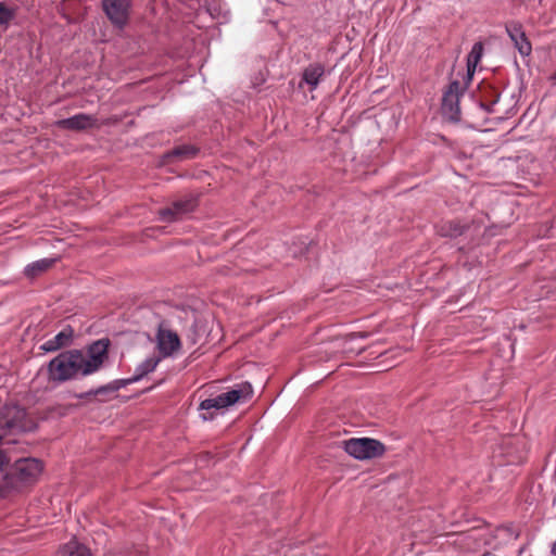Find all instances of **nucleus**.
Instances as JSON below:
<instances>
[{
    "label": "nucleus",
    "instance_id": "f257e3e1",
    "mask_svg": "<svg viewBox=\"0 0 556 556\" xmlns=\"http://www.w3.org/2000/svg\"><path fill=\"white\" fill-rule=\"evenodd\" d=\"M110 340L93 341L85 350L61 352L47 366L48 379L54 383L77 380L98 372L109 358Z\"/></svg>",
    "mask_w": 556,
    "mask_h": 556
},
{
    "label": "nucleus",
    "instance_id": "f03ea898",
    "mask_svg": "<svg viewBox=\"0 0 556 556\" xmlns=\"http://www.w3.org/2000/svg\"><path fill=\"white\" fill-rule=\"evenodd\" d=\"M42 470L43 464L37 458H21L13 465L9 463L3 473L0 472V498L34 484Z\"/></svg>",
    "mask_w": 556,
    "mask_h": 556
},
{
    "label": "nucleus",
    "instance_id": "7ed1b4c3",
    "mask_svg": "<svg viewBox=\"0 0 556 556\" xmlns=\"http://www.w3.org/2000/svg\"><path fill=\"white\" fill-rule=\"evenodd\" d=\"M37 428L36 419L17 404L5 405L0 410V431H3V434L28 433L36 431Z\"/></svg>",
    "mask_w": 556,
    "mask_h": 556
},
{
    "label": "nucleus",
    "instance_id": "20e7f679",
    "mask_svg": "<svg viewBox=\"0 0 556 556\" xmlns=\"http://www.w3.org/2000/svg\"><path fill=\"white\" fill-rule=\"evenodd\" d=\"M343 450L358 460L372 459L383 456L384 444L371 438H352L342 442Z\"/></svg>",
    "mask_w": 556,
    "mask_h": 556
},
{
    "label": "nucleus",
    "instance_id": "39448f33",
    "mask_svg": "<svg viewBox=\"0 0 556 556\" xmlns=\"http://www.w3.org/2000/svg\"><path fill=\"white\" fill-rule=\"evenodd\" d=\"M253 393L252 387L249 382H243L238 388L228 392L222 393L215 397L206 399L200 403L199 408L202 410L227 408L241 399H247Z\"/></svg>",
    "mask_w": 556,
    "mask_h": 556
},
{
    "label": "nucleus",
    "instance_id": "423d86ee",
    "mask_svg": "<svg viewBox=\"0 0 556 556\" xmlns=\"http://www.w3.org/2000/svg\"><path fill=\"white\" fill-rule=\"evenodd\" d=\"M469 81L462 85L458 80H452L442 97V113L452 122L460 119L459 99L464 94Z\"/></svg>",
    "mask_w": 556,
    "mask_h": 556
},
{
    "label": "nucleus",
    "instance_id": "0eeeda50",
    "mask_svg": "<svg viewBox=\"0 0 556 556\" xmlns=\"http://www.w3.org/2000/svg\"><path fill=\"white\" fill-rule=\"evenodd\" d=\"M131 0H102V9L112 23L118 29H123L129 20Z\"/></svg>",
    "mask_w": 556,
    "mask_h": 556
},
{
    "label": "nucleus",
    "instance_id": "6e6552de",
    "mask_svg": "<svg viewBox=\"0 0 556 556\" xmlns=\"http://www.w3.org/2000/svg\"><path fill=\"white\" fill-rule=\"evenodd\" d=\"M197 206L198 198L193 194H188L174 201L169 206L161 208L159 216L161 220L172 223L181 218L185 214L193 212Z\"/></svg>",
    "mask_w": 556,
    "mask_h": 556
},
{
    "label": "nucleus",
    "instance_id": "1a4fd4ad",
    "mask_svg": "<svg viewBox=\"0 0 556 556\" xmlns=\"http://www.w3.org/2000/svg\"><path fill=\"white\" fill-rule=\"evenodd\" d=\"M165 323L161 321L157 326L156 341L161 359L172 356L180 349V339L175 331L165 329Z\"/></svg>",
    "mask_w": 556,
    "mask_h": 556
},
{
    "label": "nucleus",
    "instance_id": "9d476101",
    "mask_svg": "<svg viewBox=\"0 0 556 556\" xmlns=\"http://www.w3.org/2000/svg\"><path fill=\"white\" fill-rule=\"evenodd\" d=\"M501 454L506 457L507 464L521 463L526 455V444L522 438L510 435L503 439L500 445Z\"/></svg>",
    "mask_w": 556,
    "mask_h": 556
},
{
    "label": "nucleus",
    "instance_id": "9b49d317",
    "mask_svg": "<svg viewBox=\"0 0 556 556\" xmlns=\"http://www.w3.org/2000/svg\"><path fill=\"white\" fill-rule=\"evenodd\" d=\"M473 226V222L460 219L442 220L435 226L437 233L445 238H458L465 235Z\"/></svg>",
    "mask_w": 556,
    "mask_h": 556
},
{
    "label": "nucleus",
    "instance_id": "f8f14e48",
    "mask_svg": "<svg viewBox=\"0 0 556 556\" xmlns=\"http://www.w3.org/2000/svg\"><path fill=\"white\" fill-rule=\"evenodd\" d=\"M125 387H127V381H124V379H116L108 384L77 394L76 397L79 400H87L91 396H101L100 401L104 402L112 399L118 390Z\"/></svg>",
    "mask_w": 556,
    "mask_h": 556
},
{
    "label": "nucleus",
    "instance_id": "ddd939ff",
    "mask_svg": "<svg viewBox=\"0 0 556 556\" xmlns=\"http://www.w3.org/2000/svg\"><path fill=\"white\" fill-rule=\"evenodd\" d=\"M97 118L86 113H79L74 116L59 119L55 125L58 128L66 130L81 131L96 126Z\"/></svg>",
    "mask_w": 556,
    "mask_h": 556
},
{
    "label": "nucleus",
    "instance_id": "4468645a",
    "mask_svg": "<svg viewBox=\"0 0 556 556\" xmlns=\"http://www.w3.org/2000/svg\"><path fill=\"white\" fill-rule=\"evenodd\" d=\"M506 31L521 55H529L531 53V43L519 22L507 23Z\"/></svg>",
    "mask_w": 556,
    "mask_h": 556
},
{
    "label": "nucleus",
    "instance_id": "2eb2a0df",
    "mask_svg": "<svg viewBox=\"0 0 556 556\" xmlns=\"http://www.w3.org/2000/svg\"><path fill=\"white\" fill-rule=\"evenodd\" d=\"M74 337V329L72 326H65L59 333L53 338L47 340L42 345L41 350L45 352H55L60 349L66 348L72 344Z\"/></svg>",
    "mask_w": 556,
    "mask_h": 556
},
{
    "label": "nucleus",
    "instance_id": "dca6fc26",
    "mask_svg": "<svg viewBox=\"0 0 556 556\" xmlns=\"http://www.w3.org/2000/svg\"><path fill=\"white\" fill-rule=\"evenodd\" d=\"M324 75L325 66L321 63H311L304 68L301 81L308 85L309 90L313 91L317 88Z\"/></svg>",
    "mask_w": 556,
    "mask_h": 556
},
{
    "label": "nucleus",
    "instance_id": "f3484780",
    "mask_svg": "<svg viewBox=\"0 0 556 556\" xmlns=\"http://www.w3.org/2000/svg\"><path fill=\"white\" fill-rule=\"evenodd\" d=\"M160 362H161V357H157V356L148 357L147 359H144L142 363H140L136 367L134 376L130 378H124V381H127V386H128V384H131V383H135V382L141 380L144 376L152 372L156 368V366L159 365Z\"/></svg>",
    "mask_w": 556,
    "mask_h": 556
},
{
    "label": "nucleus",
    "instance_id": "a211bd4d",
    "mask_svg": "<svg viewBox=\"0 0 556 556\" xmlns=\"http://www.w3.org/2000/svg\"><path fill=\"white\" fill-rule=\"evenodd\" d=\"M482 53H483L482 42H480V41L476 42L467 55V75H466L467 81L471 80V78L475 74L476 67L482 58Z\"/></svg>",
    "mask_w": 556,
    "mask_h": 556
},
{
    "label": "nucleus",
    "instance_id": "6ab92c4d",
    "mask_svg": "<svg viewBox=\"0 0 556 556\" xmlns=\"http://www.w3.org/2000/svg\"><path fill=\"white\" fill-rule=\"evenodd\" d=\"M199 153V148L192 144H181L172 149L165 154L166 159H177L178 161L194 159Z\"/></svg>",
    "mask_w": 556,
    "mask_h": 556
},
{
    "label": "nucleus",
    "instance_id": "aec40b11",
    "mask_svg": "<svg viewBox=\"0 0 556 556\" xmlns=\"http://www.w3.org/2000/svg\"><path fill=\"white\" fill-rule=\"evenodd\" d=\"M55 263V258H41L36 262H33L31 264H28L25 269L24 274L28 278H35L39 276L40 274L47 271L49 268L53 266Z\"/></svg>",
    "mask_w": 556,
    "mask_h": 556
},
{
    "label": "nucleus",
    "instance_id": "412c9836",
    "mask_svg": "<svg viewBox=\"0 0 556 556\" xmlns=\"http://www.w3.org/2000/svg\"><path fill=\"white\" fill-rule=\"evenodd\" d=\"M62 556H92L90 551L80 544L68 543L61 551Z\"/></svg>",
    "mask_w": 556,
    "mask_h": 556
},
{
    "label": "nucleus",
    "instance_id": "4be33fe9",
    "mask_svg": "<svg viewBox=\"0 0 556 556\" xmlns=\"http://www.w3.org/2000/svg\"><path fill=\"white\" fill-rule=\"evenodd\" d=\"M15 17V10L0 2V26H8Z\"/></svg>",
    "mask_w": 556,
    "mask_h": 556
},
{
    "label": "nucleus",
    "instance_id": "5701e85b",
    "mask_svg": "<svg viewBox=\"0 0 556 556\" xmlns=\"http://www.w3.org/2000/svg\"><path fill=\"white\" fill-rule=\"evenodd\" d=\"M500 529L505 531L509 536H513L515 540H517L520 536V532L515 530L513 526H504L501 527Z\"/></svg>",
    "mask_w": 556,
    "mask_h": 556
},
{
    "label": "nucleus",
    "instance_id": "b1692460",
    "mask_svg": "<svg viewBox=\"0 0 556 556\" xmlns=\"http://www.w3.org/2000/svg\"><path fill=\"white\" fill-rule=\"evenodd\" d=\"M10 463L9 457L3 451H0V472L3 473L5 466Z\"/></svg>",
    "mask_w": 556,
    "mask_h": 556
},
{
    "label": "nucleus",
    "instance_id": "393cba45",
    "mask_svg": "<svg viewBox=\"0 0 556 556\" xmlns=\"http://www.w3.org/2000/svg\"><path fill=\"white\" fill-rule=\"evenodd\" d=\"M497 100H494L491 104H484L483 102L480 103V106L485 110L488 113H492L493 109L492 106L496 103Z\"/></svg>",
    "mask_w": 556,
    "mask_h": 556
},
{
    "label": "nucleus",
    "instance_id": "a878e982",
    "mask_svg": "<svg viewBox=\"0 0 556 556\" xmlns=\"http://www.w3.org/2000/svg\"><path fill=\"white\" fill-rule=\"evenodd\" d=\"M551 552H552L553 556H556V541L553 543Z\"/></svg>",
    "mask_w": 556,
    "mask_h": 556
},
{
    "label": "nucleus",
    "instance_id": "bb28decb",
    "mask_svg": "<svg viewBox=\"0 0 556 556\" xmlns=\"http://www.w3.org/2000/svg\"><path fill=\"white\" fill-rule=\"evenodd\" d=\"M202 418H203L204 420H207V419L213 418V416H212V415H211V416H206L205 414H203V415H202Z\"/></svg>",
    "mask_w": 556,
    "mask_h": 556
},
{
    "label": "nucleus",
    "instance_id": "cd10ccee",
    "mask_svg": "<svg viewBox=\"0 0 556 556\" xmlns=\"http://www.w3.org/2000/svg\"><path fill=\"white\" fill-rule=\"evenodd\" d=\"M526 547L522 546L520 549H519V555H521L523 552H525Z\"/></svg>",
    "mask_w": 556,
    "mask_h": 556
},
{
    "label": "nucleus",
    "instance_id": "c85d7f7f",
    "mask_svg": "<svg viewBox=\"0 0 556 556\" xmlns=\"http://www.w3.org/2000/svg\"><path fill=\"white\" fill-rule=\"evenodd\" d=\"M552 79L556 81V72L554 73V75L552 76Z\"/></svg>",
    "mask_w": 556,
    "mask_h": 556
}]
</instances>
